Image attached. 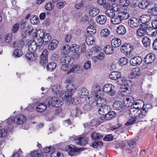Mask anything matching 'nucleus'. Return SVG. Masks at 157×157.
<instances>
[{
  "instance_id": "nucleus-33",
  "label": "nucleus",
  "mask_w": 157,
  "mask_h": 157,
  "mask_svg": "<svg viewBox=\"0 0 157 157\" xmlns=\"http://www.w3.org/2000/svg\"><path fill=\"white\" fill-rule=\"evenodd\" d=\"M121 40L117 38H115L112 40L111 41V44L113 47L117 48L121 45Z\"/></svg>"
},
{
  "instance_id": "nucleus-41",
  "label": "nucleus",
  "mask_w": 157,
  "mask_h": 157,
  "mask_svg": "<svg viewBox=\"0 0 157 157\" xmlns=\"http://www.w3.org/2000/svg\"><path fill=\"white\" fill-rule=\"evenodd\" d=\"M91 137L93 140H98L101 139L103 137V135L99 133L94 132L91 134Z\"/></svg>"
},
{
  "instance_id": "nucleus-49",
  "label": "nucleus",
  "mask_w": 157,
  "mask_h": 157,
  "mask_svg": "<svg viewBox=\"0 0 157 157\" xmlns=\"http://www.w3.org/2000/svg\"><path fill=\"white\" fill-rule=\"evenodd\" d=\"M19 48L15 50L13 52V56L14 57H19L21 56L23 54V52L22 51L21 48Z\"/></svg>"
},
{
  "instance_id": "nucleus-8",
  "label": "nucleus",
  "mask_w": 157,
  "mask_h": 157,
  "mask_svg": "<svg viewBox=\"0 0 157 157\" xmlns=\"http://www.w3.org/2000/svg\"><path fill=\"white\" fill-rule=\"evenodd\" d=\"M109 77L113 80L118 79L117 82V84H121L123 80H125V78L121 77V73L117 71L111 72L109 75Z\"/></svg>"
},
{
  "instance_id": "nucleus-46",
  "label": "nucleus",
  "mask_w": 157,
  "mask_h": 157,
  "mask_svg": "<svg viewBox=\"0 0 157 157\" xmlns=\"http://www.w3.org/2000/svg\"><path fill=\"white\" fill-rule=\"evenodd\" d=\"M80 49L79 46L78 45L73 44L70 47V51L73 53H78Z\"/></svg>"
},
{
  "instance_id": "nucleus-18",
  "label": "nucleus",
  "mask_w": 157,
  "mask_h": 157,
  "mask_svg": "<svg viewBox=\"0 0 157 157\" xmlns=\"http://www.w3.org/2000/svg\"><path fill=\"white\" fill-rule=\"evenodd\" d=\"M107 18L104 15H98L95 18V21L98 24L100 25L105 24L106 22Z\"/></svg>"
},
{
  "instance_id": "nucleus-50",
  "label": "nucleus",
  "mask_w": 157,
  "mask_h": 157,
  "mask_svg": "<svg viewBox=\"0 0 157 157\" xmlns=\"http://www.w3.org/2000/svg\"><path fill=\"white\" fill-rule=\"evenodd\" d=\"M128 62V60L127 59L124 57H122L120 58L119 61V64L121 66L126 65Z\"/></svg>"
},
{
  "instance_id": "nucleus-28",
  "label": "nucleus",
  "mask_w": 157,
  "mask_h": 157,
  "mask_svg": "<svg viewBox=\"0 0 157 157\" xmlns=\"http://www.w3.org/2000/svg\"><path fill=\"white\" fill-rule=\"evenodd\" d=\"M71 61V58L69 56H63L60 59V62L61 63L69 64Z\"/></svg>"
},
{
  "instance_id": "nucleus-11",
  "label": "nucleus",
  "mask_w": 157,
  "mask_h": 157,
  "mask_svg": "<svg viewBox=\"0 0 157 157\" xmlns=\"http://www.w3.org/2000/svg\"><path fill=\"white\" fill-rule=\"evenodd\" d=\"M41 46L37 45L35 41H33L31 43L29 46V51L30 52H40V51ZM42 49V48H41Z\"/></svg>"
},
{
  "instance_id": "nucleus-62",
  "label": "nucleus",
  "mask_w": 157,
  "mask_h": 157,
  "mask_svg": "<svg viewBox=\"0 0 157 157\" xmlns=\"http://www.w3.org/2000/svg\"><path fill=\"white\" fill-rule=\"evenodd\" d=\"M23 42L21 41H15L13 44V46L15 48H21Z\"/></svg>"
},
{
  "instance_id": "nucleus-17",
  "label": "nucleus",
  "mask_w": 157,
  "mask_h": 157,
  "mask_svg": "<svg viewBox=\"0 0 157 157\" xmlns=\"http://www.w3.org/2000/svg\"><path fill=\"white\" fill-rule=\"evenodd\" d=\"M113 106L115 110L120 111H122L125 107L123 103L119 101H115L113 103Z\"/></svg>"
},
{
  "instance_id": "nucleus-40",
  "label": "nucleus",
  "mask_w": 157,
  "mask_h": 157,
  "mask_svg": "<svg viewBox=\"0 0 157 157\" xmlns=\"http://www.w3.org/2000/svg\"><path fill=\"white\" fill-rule=\"evenodd\" d=\"M113 47L110 45H107L104 48V51L105 53L108 54H111L113 52L114 50Z\"/></svg>"
},
{
  "instance_id": "nucleus-56",
  "label": "nucleus",
  "mask_w": 157,
  "mask_h": 157,
  "mask_svg": "<svg viewBox=\"0 0 157 157\" xmlns=\"http://www.w3.org/2000/svg\"><path fill=\"white\" fill-rule=\"evenodd\" d=\"M19 25L18 23L15 24L12 29L11 32L12 33H17L19 29Z\"/></svg>"
},
{
  "instance_id": "nucleus-38",
  "label": "nucleus",
  "mask_w": 157,
  "mask_h": 157,
  "mask_svg": "<svg viewBox=\"0 0 157 157\" xmlns=\"http://www.w3.org/2000/svg\"><path fill=\"white\" fill-rule=\"evenodd\" d=\"M61 53L63 55L68 54L70 52V47L66 45L63 46L61 49Z\"/></svg>"
},
{
  "instance_id": "nucleus-1",
  "label": "nucleus",
  "mask_w": 157,
  "mask_h": 157,
  "mask_svg": "<svg viewBox=\"0 0 157 157\" xmlns=\"http://www.w3.org/2000/svg\"><path fill=\"white\" fill-rule=\"evenodd\" d=\"M92 93L93 99L94 100L97 105L101 107L98 109V112L100 115H105L104 109L102 104H106L107 101L106 99L102 98L101 94L99 92L100 87L95 85L92 88Z\"/></svg>"
},
{
  "instance_id": "nucleus-36",
  "label": "nucleus",
  "mask_w": 157,
  "mask_h": 157,
  "mask_svg": "<svg viewBox=\"0 0 157 157\" xmlns=\"http://www.w3.org/2000/svg\"><path fill=\"white\" fill-rule=\"evenodd\" d=\"M86 42L87 45H92L94 43V38L92 35H88L86 39Z\"/></svg>"
},
{
  "instance_id": "nucleus-2",
  "label": "nucleus",
  "mask_w": 157,
  "mask_h": 157,
  "mask_svg": "<svg viewBox=\"0 0 157 157\" xmlns=\"http://www.w3.org/2000/svg\"><path fill=\"white\" fill-rule=\"evenodd\" d=\"M128 10L126 7V9H124L122 10L119 11L111 18V22L114 25L118 24L121 22L122 20L128 18L129 17L128 13Z\"/></svg>"
},
{
  "instance_id": "nucleus-39",
  "label": "nucleus",
  "mask_w": 157,
  "mask_h": 157,
  "mask_svg": "<svg viewBox=\"0 0 157 157\" xmlns=\"http://www.w3.org/2000/svg\"><path fill=\"white\" fill-rule=\"evenodd\" d=\"M44 32L43 30L42 29H39L36 32V34L34 38H36L39 40H41L43 36H44Z\"/></svg>"
},
{
  "instance_id": "nucleus-3",
  "label": "nucleus",
  "mask_w": 157,
  "mask_h": 157,
  "mask_svg": "<svg viewBox=\"0 0 157 157\" xmlns=\"http://www.w3.org/2000/svg\"><path fill=\"white\" fill-rule=\"evenodd\" d=\"M53 92L57 94L59 93L62 96L64 99H66L68 101H70V99L71 98L72 95V89H67V91L62 90L60 88V86L59 85H56L54 86L52 88ZM71 101V99L70 100Z\"/></svg>"
},
{
  "instance_id": "nucleus-22",
  "label": "nucleus",
  "mask_w": 157,
  "mask_h": 157,
  "mask_svg": "<svg viewBox=\"0 0 157 157\" xmlns=\"http://www.w3.org/2000/svg\"><path fill=\"white\" fill-rule=\"evenodd\" d=\"M153 4H149L147 2L146 0H142L138 4V7L141 9H144L148 7L149 8V7H151Z\"/></svg>"
},
{
  "instance_id": "nucleus-35",
  "label": "nucleus",
  "mask_w": 157,
  "mask_h": 157,
  "mask_svg": "<svg viewBox=\"0 0 157 157\" xmlns=\"http://www.w3.org/2000/svg\"><path fill=\"white\" fill-rule=\"evenodd\" d=\"M117 32L118 34L122 35L126 33V29L123 26L120 25L117 28Z\"/></svg>"
},
{
  "instance_id": "nucleus-53",
  "label": "nucleus",
  "mask_w": 157,
  "mask_h": 157,
  "mask_svg": "<svg viewBox=\"0 0 157 157\" xmlns=\"http://www.w3.org/2000/svg\"><path fill=\"white\" fill-rule=\"evenodd\" d=\"M103 145V143L102 141L94 142L92 144V147L94 148L100 147Z\"/></svg>"
},
{
  "instance_id": "nucleus-20",
  "label": "nucleus",
  "mask_w": 157,
  "mask_h": 157,
  "mask_svg": "<svg viewBox=\"0 0 157 157\" xmlns=\"http://www.w3.org/2000/svg\"><path fill=\"white\" fill-rule=\"evenodd\" d=\"M154 54L150 53L147 55L144 59V61L146 64H149L153 62L155 59Z\"/></svg>"
},
{
  "instance_id": "nucleus-16",
  "label": "nucleus",
  "mask_w": 157,
  "mask_h": 157,
  "mask_svg": "<svg viewBox=\"0 0 157 157\" xmlns=\"http://www.w3.org/2000/svg\"><path fill=\"white\" fill-rule=\"evenodd\" d=\"M84 72V69L82 67H80L78 65H74L73 67L68 72L69 74L71 72L76 73H82Z\"/></svg>"
},
{
  "instance_id": "nucleus-21",
  "label": "nucleus",
  "mask_w": 157,
  "mask_h": 157,
  "mask_svg": "<svg viewBox=\"0 0 157 157\" xmlns=\"http://www.w3.org/2000/svg\"><path fill=\"white\" fill-rule=\"evenodd\" d=\"M78 93L80 98H86L88 94V91L85 88H82L78 89Z\"/></svg>"
},
{
  "instance_id": "nucleus-57",
  "label": "nucleus",
  "mask_w": 157,
  "mask_h": 157,
  "mask_svg": "<svg viewBox=\"0 0 157 157\" xmlns=\"http://www.w3.org/2000/svg\"><path fill=\"white\" fill-rule=\"evenodd\" d=\"M137 67H135L133 68L132 71V72L131 74V78H135L137 75Z\"/></svg>"
},
{
  "instance_id": "nucleus-24",
  "label": "nucleus",
  "mask_w": 157,
  "mask_h": 157,
  "mask_svg": "<svg viewBox=\"0 0 157 157\" xmlns=\"http://www.w3.org/2000/svg\"><path fill=\"white\" fill-rule=\"evenodd\" d=\"M47 106L46 101L45 103L39 104L36 106V110L38 112H42L46 109Z\"/></svg>"
},
{
  "instance_id": "nucleus-25",
  "label": "nucleus",
  "mask_w": 157,
  "mask_h": 157,
  "mask_svg": "<svg viewBox=\"0 0 157 157\" xmlns=\"http://www.w3.org/2000/svg\"><path fill=\"white\" fill-rule=\"evenodd\" d=\"M117 12L114 10L113 8L111 7L105 11V14L107 16L112 18Z\"/></svg>"
},
{
  "instance_id": "nucleus-60",
  "label": "nucleus",
  "mask_w": 157,
  "mask_h": 157,
  "mask_svg": "<svg viewBox=\"0 0 157 157\" xmlns=\"http://www.w3.org/2000/svg\"><path fill=\"white\" fill-rule=\"evenodd\" d=\"M48 50L47 49H44L41 53L40 56L41 59L48 58Z\"/></svg>"
},
{
  "instance_id": "nucleus-64",
  "label": "nucleus",
  "mask_w": 157,
  "mask_h": 157,
  "mask_svg": "<svg viewBox=\"0 0 157 157\" xmlns=\"http://www.w3.org/2000/svg\"><path fill=\"white\" fill-rule=\"evenodd\" d=\"M104 55L102 53H100L99 54L98 56L95 57V59H94L95 62H96L97 60H102L104 58Z\"/></svg>"
},
{
  "instance_id": "nucleus-45",
  "label": "nucleus",
  "mask_w": 157,
  "mask_h": 157,
  "mask_svg": "<svg viewBox=\"0 0 157 157\" xmlns=\"http://www.w3.org/2000/svg\"><path fill=\"white\" fill-rule=\"evenodd\" d=\"M72 82V78H69L68 79L66 80L65 83L69 84V85H67L66 86V87L67 88H68V89H71L72 88L73 90V88H74V86L73 85V83Z\"/></svg>"
},
{
  "instance_id": "nucleus-63",
  "label": "nucleus",
  "mask_w": 157,
  "mask_h": 157,
  "mask_svg": "<svg viewBox=\"0 0 157 157\" xmlns=\"http://www.w3.org/2000/svg\"><path fill=\"white\" fill-rule=\"evenodd\" d=\"M81 146H83L87 143L88 138L87 137H81Z\"/></svg>"
},
{
  "instance_id": "nucleus-34",
  "label": "nucleus",
  "mask_w": 157,
  "mask_h": 157,
  "mask_svg": "<svg viewBox=\"0 0 157 157\" xmlns=\"http://www.w3.org/2000/svg\"><path fill=\"white\" fill-rule=\"evenodd\" d=\"M142 41L143 44L145 47H147L149 46L151 44V40L147 37H143L142 39Z\"/></svg>"
},
{
  "instance_id": "nucleus-7",
  "label": "nucleus",
  "mask_w": 157,
  "mask_h": 157,
  "mask_svg": "<svg viewBox=\"0 0 157 157\" xmlns=\"http://www.w3.org/2000/svg\"><path fill=\"white\" fill-rule=\"evenodd\" d=\"M115 87L111 84H105L103 87L102 90L104 93L108 94L111 96L114 95L116 93L115 90Z\"/></svg>"
},
{
  "instance_id": "nucleus-4",
  "label": "nucleus",
  "mask_w": 157,
  "mask_h": 157,
  "mask_svg": "<svg viewBox=\"0 0 157 157\" xmlns=\"http://www.w3.org/2000/svg\"><path fill=\"white\" fill-rule=\"evenodd\" d=\"M63 99L60 97H54L46 99V104L48 107L51 106L59 107L63 104Z\"/></svg>"
},
{
  "instance_id": "nucleus-58",
  "label": "nucleus",
  "mask_w": 157,
  "mask_h": 157,
  "mask_svg": "<svg viewBox=\"0 0 157 157\" xmlns=\"http://www.w3.org/2000/svg\"><path fill=\"white\" fill-rule=\"evenodd\" d=\"M137 58L136 57H134L131 59L130 63L131 65L133 66H136L137 64Z\"/></svg>"
},
{
  "instance_id": "nucleus-14",
  "label": "nucleus",
  "mask_w": 157,
  "mask_h": 157,
  "mask_svg": "<svg viewBox=\"0 0 157 157\" xmlns=\"http://www.w3.org/2000/svg\"><path fill=\"white\" fill-rule=\"evenodd\" d=\"M121 52L123 53H124L126 56H129L130 53L131 52V49H130V44L125 43L123 44L121 48Z\"/></svg>"
},
{
  "instance_id": "nucleus-19",
  "label": "nucleus",
  "mask_w": 157,
  "mask_h": 157,
  "mask_svg": "<svg viewBox=\"0 0 157 157\" xmlns=\"http://www.w3.org/2000/svg\"><path fill=\"white\" fill-rule=\"evenodd\" d=\"M147 28V25H145L142 27L140 25V28L138 29V39L140 40V38L141 36H144L146 33V30L148 29Z\"/></svg>"
},
{
  "instance_id": "nucleus-61",
  "label": "nucleus",
  "mask_w": 157,
  "mask_h": 157,
  "mask_svg": "<svg viewBox=\"0 0 157 157\" xmlns=\"http://www.w3.org/2000/svg\"><path fill=\"white\" fill-rule=\"evenodd\" d=\"M91 62L90 61H88L85 63L83 68L84 70L89 69L90 68L91 66Z\"/></svg>"
},
{
  "instance_id": "nucleus-9",
  "label": "nucleus",
  "mask_w": 157,
  "mask_h": 157,
  "mask_svg": "<svg viewBox=\"0 0 157 157\" xmlns=\"http://www.w3.org/2000/svg\"><path fill=\"white\" fill-rule=\"evenodd\" d=\"M65 151L68 153L71 156L77 155L80 151L79 148H77L74 145H70L67 146L65 148Z\"/></svg>"
},
{
  "instance_id": "nucleus-52",
  "label": "nucleus",
  "mask_w": 157,
  "mask_h": 157,
  "mask_svg": "<svg viewBox=\"0 0 157 157\" xmlns=\"http://www.w3.org/2000/svg\"><path fill=\"white\" fill-rule=\"evenodd\" d=\"M39 18L36 16L31 17L30 19V22L33 25L37 24L38 22Z\"/></svg>"
},
{
  "instance_id": "nucleus-26",
  "label": "nucleus",
  "mask_w": 157,
  "mask_h": 157,
  "mask_svg": "<svg viewBox=\"0 0 157 157\" xmlns=\"http://www.w3.org/2000/svg\"><path fill=\"white\" fill-rule=\"evenodd\" d=\"M100 12L99 9L97 7H94L90 9L89 14L91 17H94L98 15Z\"/></svg>"
},
{
  "instance_id": "nucleus-59",
  "label": "nucleus",
  "mask_w": 157,
  "mask_h": 157,
  "mask_svg": "<svg viewBox=\"0 0 157 157\" xmlns=\"http://www.w3.org/2000/svg\"><path fill=\"white\" fill-rule=\"evenodd\" d=\"M12 35L11 33H9L7 34L5 38V41L7 43H10L12 40Z\"/></svg>"
},
{
  "instance_id": "nucleus-43",
  "label": "nucleus",
  "mask_w": 157,
  "mask_h": 157,
  "mask_svg": "<svg viewBox=\"0 0 157 157\" xmlns=\"http://www.w3.org/2000/svg\"><path fill=\"white\" fill-rule=\"evenodd\" d=\"M57 66V64L55 62H51L48 63L47 66V70L52 71L55 69Z\"/></svg>"
},
{
  "instance_id": "nucleus-51",
  "label": "nucleus",
  "mask_w": 157,
  "mask_h": 157,
  "mask_svg": "<svg viewBox=\"0 0 157 157\" xmlns=\"http://www.w3.org/2000/svg\"><path fill=\"white\" fill-rule=\"evenodd\" d=\"M7 130L0 127V138H3L6 136L7 134Z\"/></svg>"
},
{
  "instance_id": "nucleus-32",
  "label": "nucleus",
  "mask_w": 157,
  "mask_h": 157,
  "mask_svg": "<svg viewBox=\"0 0 157 157\" xmlns=\"http://www.w3.org/2000/svg\"><path fill=\"white\" fill-rule=\"evenodd\" d=\"M58 44V41L56 40H53L50 42L48 46L49 50H52L55 49L57 47Z\"/></svg>"
},
{
  "instance_id": "nucleus-10",
  "label": "nucleus",
  "mask_w": 157,
  "mask_h": 157,
  "mask_svg": "<svg viewBox=\"0 0 157 157\" xmlns=\"http://www.w3.org/2000/svg\"><path fill=\"white\" fill-rule=\"evenodd\" d=\"M151 19V17L149 15L143 14L140 16L139 17L138 22L141 23L140 26H143L145 25H148L147 23L149 22Z\"/></svg>"
},
{
  "instance_id": "nucleus-44",
  "label": "nucleus",
  "mask_w": 157,
  "mask_h": 157,
  "mask_svg": "<svg viewBox=\"0 0 157 157\" xmlns=\"http://www.w3.org/2000/svg\"><path fill=\"white\" fill-rule=\"evenodd\" d=\"M110 31L107 29H103L101 30V36L104 37H109L110 34Z\"/></svg>"
},
{
  "instance_id": "nucleus-48",
  "label": "nucleus",
  "mask_w": 157,
  "mask_h": 157,
  "mask_svg": "<svg viewBox=\"0 0 157 157\" xmlns=\"http://www.w3.org/2000/svg\"><path fill=\"white\" fill-rule=\"evenodd\" d=\"M148 12L154 16H157V7H152L151 6L149 7L148 8Z\"/></svg>"
},
{
  "instance_id": "nucleus-37",
  "label": "nucleus",
  "mask_w": 157,
  "mask_h": 157,
  "mask_svg": "<svg viewBox=\"0 0 157 157\" xmlns=\"http://www.w3.org/2000/svg\"><path fill=\"white\" fill-rule=\"evenodd\" d=\"M148 29H147L146 32L148 34L151 36H155L157 34V29L151 27H149L147 26Z\"/></svg>"
},
{
  "instance_id": "nucleus-12",
  "label": "nucleus",
  "mask_w": 157,
  "mask_h": 157,
  "mask_svg": "<svg viewBox=\"0 0 157 157\" xmlns=\"http://www.w3.org/2000/svg\"><path fill=\"white\" fill-rule=\"evenodd\" d=\"M126 95H124L125 97L123 98V102L125 106L127 107H132L133 105V102H132V97H128L127 93L125 94ZM123 96V95H122Z\"/></svg>"
},
{
  "instance_id": "nucleus-15",
  "label": "nucleus",
  "mask_w": 157,
  "mask_h": 157,
  "mask_svg": "<svg viewBox=\"0 0 157 157\" xmlns=\"http://www.w3.org/2000/svg\"><path fill=\"white\" fill-rule=\"evenodd\" d=\"M126 79L125 78V80H123L121 84H118V85H121L123 84L121 86V88L122 90H121V95H126V94H124L127 93V91H128V87H129L128 82H129L128 81H125Z\"/></svg>"
},
{
  "instance_id": "nucleus-23",
  "label": "nucleus",
  "mask_w": 157,
  "mask_h": 157,
  "mask_svg": "<svg viewBox=\"0 0 157 157\" xmlns=\"http://www.w3.org/2000/svg\"><path fill=\"white\" fill-rule=\"evenodd\" d=\"M128 25L131 28H135L137 27V19L135 17H132L128 21Z\"/></svg>"
},
{
  "instance_id": "nucleus-6",
  "label": "nucleus",
  "mask_w": 157,
  "mask_h": 157,
  "mask_svg": "<svg viewBox=\"0 0 157 157\" xmlns=\"http://www.w3.org/2000/svg\"><path fill=\"white\" fill-rule=\"evenodd\" d=\"M138 120L140 118H143L146 116V111L145 108L144 102L138 99Z\"/></svg>"
},
{
  "instance_id": "nucleus-27",
  "label": "nucleus",
  "mask_w": 157,
  "mask_h": 157,
  "mask_svg": "<svg viewBox=\"0 0 157 157\" xmlns=\"http://www.w3.org/2000/svg\"><path fill=\"white\" fill-rule=\"evenodd\" d=\"M51 39V36L49 33L44 34L41 40V42L44 44L46 45L49 43Z\"/></svg>"
},
{
  "instance_id": "nucleus-29",
  "label": "nucleus",
  "mask_w": 157,
  "mask_h": 157,
  "mask_svg": "<svg viewBox=\"0 0 157 157\" xmlns=\"http://www.w3.org/2000/svg\"><path fill=\"white\" fill-rule=\"evenodd\" d=\"M119 3L120 5L123 7L120 10H122L124 9H126L127 7L128 9V13L129 11V8L127 6H128L130 4L129 0H120Z\"/></svg>"
},
{
  "instance_id": "nucleus-5",
  "label": "nucleus",
  "mask_w": 157,
  "mask_h": 157,
  "mask_svg": "<svg viewBox=\"0 0 157 157\" xmlns=\"http://www.w3.org/2000/svg\"><path fill=\"white\" fill-rule=\"evenodd\" d=\"M137 107H134V106H133V107L130 109V113L134 117H131L127 122L125 124V125L126 126L128 127L131 125L134 124L136 121L137 119L136 117H137L136 115L137 113Z\"/></svg>"
},
{
  "instance_id": "nucleus-55",
  "label": "nucleus",
  "mask_w": 157,
  "mask_h": 157,
  "mask_svg": "<svg viewBox=\"0 0 157 157\" xmlns=\"http://www.w3.org/2000/svg\"><path fill=\"white\" fill-rule=\"evenodd\" d=\"M105 116L111 110V107L110 106L106 105L105 104L103 106Z\"/></svg>"
},
{
  "instance_id": "nucleus-47",
  "label": "nucleus",
  "mask_w": 157,
  "mask_h": 157,
  "mask_svg": "<svg viewBox=\"0 0 157 157\" xmlns=\"http://www.w3.org/2000/svg\"><path fill=\"white\" fill-rule=\"evenodd\" d=\"M54 7V3L52 2H48L46 3L44 6L45 9L48 11L52 10Z\"/></svg>"
},
{
  "instance_id": "nucleus-30",
  "label": "nucleus",
  "mask_w": 157,
  "mask_h": 157,
  "mask_svg": "<svg viewBox=\"0 0 157 157\" xmlns=\"http://www.w3.org/2000/svg\"><path fill=\"white\" fill-rule=\"evenodd\" d=\"M35 52H30L27 53L26 54L25 56L28 59L33 60L36 59L37 57V55L36 53L35 54Z\"/></svg>"
},
{
  "instance_id": "nucleus-13",
  "label": "nucleus",
  "mask_w": 157,
  "mask_h": 157,
  "mask_svg": "<svg viewBox=\"0 0 157 157\" xmlns=\"http://www.w3.org/2000/svg\"><path fill=\"white\" fill-rule=\"evenodd\" d=\"M26 120L25 117L23 114H21L15 117L13 119V121L17 124H20L25 122Z\"/></svg>"
},
{
  "instance_id": "nucleus-54",
  "label": "nucleus",
  "mask_w": 157,
  "mask_h": 157,
  "mask_svg": "<svg viewBox=\"0 0 157 157\" xmlns=\"http://www.w3.org/2000/svg\"><path fill=\"white\" fill-rule=\"evenodd\" d=\"M54 150V147L53 146H51L45 147L44 149V153L47 154V153H50L52 152H53Z\"/></svg>"
},
{
  "instance_id": "nucleus-42",
  "label": "nucleus",
  "mask_w": 157,
  "mask_h": 157,
  "mask_svg": "<svg viewBox=\"0 0 157 157\" xmlns=\"http://www.w3.org/2000/svg\"><path fill=\"white\" fill-rule=\"evenodd\" d=\"M86 32L88 34L92 35L96 33V30L94 26L92 25H90L87 28Z\"/></svg>"
},
{
  "instance_id": "nucleus-31",
  "label": "nucleus",
  "mask_w": 157,
  "mask_h": 157,
  "mask_svg": "<svg viewBox=\"0 0 157 157\" xmlns=\"http://www.w3.org/2000/svg\"><path fill=\"white\" fill-rule=\"evenodd\" d=\"M116 115V114L115 112L110 111L104 116V119L106 120H110L115 117Z\"/></svg>"
}]
</instances>
